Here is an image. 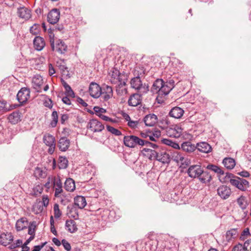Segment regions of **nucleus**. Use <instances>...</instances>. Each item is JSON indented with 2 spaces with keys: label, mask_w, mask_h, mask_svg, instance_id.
<instances>
[{
  "label": "nucleus",
  "mask_w": 251,
  "mask_h": 251,
  "mask_svg": "<svg viewBox=\"0 0 251 251\" xmlns=\"http://www.w3.org/2000/svg\"><path fill=\"white\" fill-rule=\"evenodd\" d=\"M142 153L146 155V153L150 154V159L152 157L155 158L157 161L161 162L163 164H168L171 160V157L169 154L166 151L162 150L159 151H155L153 150L144 148L142 151Z\"/></svg>",
  "instance_id": "1"
},
{
  "label": "nucleus",
  "mask_w": 251,
  "mask_h": 251,
  "mask_svg": "<svg viewBox=\"0 0 251 251\" xmlns=\"http://www.w3.org/2000/svg\"><path fill=\"white\" fill-rule=\"evenodd\" d=\"M123 141L124 145L126 147L130 148H134L137 146H143L147 144L151 145L153 148L157 147L155 144H152L149 142L140 139L135 135L125 136L124 137Z\"/></svg>",
  "instance_id": "2"
},
{
  "label": "nucleus",
  "mask_w": 251,
  "mask_h": 251,
  "mask_svg": "<svg viewBox=\"0 0 251 251\" xmlns=\"http://www.w3.org/2000/svg\"><path fill=\"white\" fill-rule=\"evenodd\" d=\"M130 84L132 88L139 91L142 93H145L149 90L148 87L146 85H143L139 76L132 78L130 80Z\"/></svg>",
  "instance_id": "3"
},
{
  "label": "nucleus",
  "mask_w": 251,
  "mask_h": 251,
  "mask_svg": "<svg viewBox=\"0 0 251 251\" xmlns=\"http://www.w3.org/2000/svg\"><path fill=\"white\" fill-rule=\"evenodd\" d=\"M43 142L49 147L48 152L52 154L54 152L56 145L54 137L50 134H46L44 136Z\"/></svg>",
  "instance_id": "4"
},
{
  "label": "nucleus",
  "mask_w": 251,
  "mask_h": 251,
  "mask_svg": "<svg viewBox=\"0 0 251 251\" xmlns=\"http://www.w3.org/2000/svg\"><path fill=\"white\" fill-rule=\"evenodd\" d=\"M166 132L167 135L169 137L178 138L182 134V129L178 125H173L166 128Z\"/></svg>",
  "instance_id": "5"
},
{
  "label": "nucleus",
  "mask_w": 251,
  "mask_h": 251,
  "mask_svg": "<svg viewBox=\"0 0 251 251\" xmlns=\"http://www.w3.org/2000/svg\"><path fill=\"white\" fill-rule=\"evenodd\" d=\"M87 127L94 132H100L104 128V125L96 119H92L88 123Z\"/></svg>",
  "instance_id": "6"
},
{
  "label": "nucleus",
  "mask_w": 251,
  "mask_h": 251,
  "mask_svg": "<svg viewBox=\"0 0 251 251\" xmlns=\"http://www.w3.org/2000/svg\"><path fill=\"white\" fill-rule=\"evenodd\" d=\"M50 42V46L53 50L57 51L61 54L64 53L66 51L67 46L62 40H57L55 45L53 41L51 40Z\"/></svg>",
  "instance_id": "7"
},
{
  "label": "nucleus",
  "mask_w": 251,
  "mask_h": 251,
  "mask_svg": "<svg viewBox=\"0 0 251 251\" xmlns=\"http://www.w3.org/2000/svg\"><path fill=\"white\" fill-rule=\"evenodd\" d=\"M172 158L175 161L182 165L187 166L190 163L189 160L185 156V155L178 151L173 153Z\"/></svg>",
  "instance_id": "8"
},
{
  "label": "nucleus",
  "mask_w": 251,
  "mask_h": 251,
  "mask_svg": "<svg viewBox=\"0 0 251 251\" xmlns=\"http://www.w3.org/2000/svg\"><path fill=\"white\" fill-rule=\"evenodd\" d=\"M89 93L93 98H98L102 94V90L98 84L92 82L89 85Z\"/></svg>",
  "instance_id": "9"
},
{
  "label": "nucleus",
  "mask_w": 251,
  "mask_h": 251,
  "mask_svg": "<svg viewBox=\"0 0 251 251\" xmlns=\"http://www.w3.org/2000/svg\"><path fill=\"white\" fill-rule=\"evenodd\" d=\"M30 97V91L26 88H22L18 93L17 98L20 103L23 104L27 101Z\"/></svg>",
  "instance_id": "10"
},
{
  "label": "nucleus",
  "mask_w": 251,
  "mask_h": 251,
  "mask_svg": "<svg viewBox=\"0 0 251 251\" xmlns=\"http://www.w3.org/2000/svg\"><path fill=\"white\" fill-rule=\"evenodd\" d=\"M174 81L172 79L169 80L166 82L163 81L162 87H161V89L160 90V96H162L167 95L174 87Z\"/></svg>",
  "instance_id": "11"
},
{
  "label": "nucleus",
  "mask_w": 251,
  "mask_h": 251,
  "mask_svg": "<svg viewBox=\"0 0 251 251\" xmlns=\"http://www.w3.org/2000/svg\"><path fill=\"white\" fill-rule=\"evenodd\" d=\"M187 173L190 177L196 178L201 175L203 173V170L199 165H192L189 168Z\"/></svg>",
  "instance_id": "12"
},
{
  "label": "nucleus",
  "mask_w": 251,
  "mask_h": 251,
  "mask_svg": "<svg viewBox=\"0 0 251 251\" xmlns=\"http://www.w3.org/2000/svg\"><path fill=\"white\" fill-rule=\"evenodd\" d=\"M109 78L112 83L116 84L120 81L122 76L119 71L116 68H112L109 73Z\"/></svg>",
  "instance_id": "13"
},
{
  "label": "nucleus",
  "mask_w": 251,
  "mask_h": 251,
  "mask_svg": "<svg viewBox=\"0 0 251 251\" xmlns=\"http://www.w3.org/2000/svg\"><path fill=\"white\" fill-rule=\"evenodd\" d=\"M60 12L56 9H54L51 10L48 14V21L51 24H56L59 19Z\"/></svg>",
  "instance_id": "14"
},
{
  "label": "nucleus",
  "mask_w": 251,
  "mask_h": 251,
  "mask_svg": "<svg viewBox=\"0 0 251 251\" xmlns=\"http://www.w3.org/2000/svg\"><path fill=\"white\" fill-rule=\"evenodd\" d=\"M217 193L222 199H226L230 196L231 191L227 186L222 185L217 189Z\"/></svg>",
  "instance_id": "15"
},
{
  "label": "nucleus",
  "mask_w": 251,
  "mask_h": 251,
  "mask_svg": "<svg viewBox=\"0 0 251 251\" xmlns=\"http://www.w3.org/2000/svg\"><path fill=\"white\" fill-rule=\"evenodd\" d=\"M142 102V95L137 93L132 94L128 100L129 106H136Z\"/></svg>",
  "instance_id": "16"
},
{
  "label": "nucleus",
  "mask_w": 251,
  "mask_h": 251,
  "mask_svg": "<svg viewBox=\"0 0 251 251\" xmlns=\"http://www.w3.org/2000/svg\"><path fill=\"white\" fill-rule=\"evenodd\" d=\"M196 148L201 152L208 153L212 151L211 146L205 142L197 144Z\"/></svg>",
  "instance_id": "17"
},
{
  "label": "nucleus",
  "mask_w": 251,
  "mask_h": 251,
  "mask_svg": "<svg viewBox=\"0 0 251 251\" xmlns=\"http://www.w3.org/2000/svg\"><path fill=\"white\" fill-rule=\"evenodd\" d=\"M238 235V232L237 229L232 228L228 230L225 235V239L226 242H232Z\"/></svg>",
  "instance_id": "18"
},
{
  "label": "nucleus",
  "mask_w": 251,
  "mask_h": 251,
  "mask_svg": "<svg viewBox=\"0 0 251 251\" xmlns=\"http://www.w3.org/2000/svg\"><path fill=\"white\" fill-rule=\"evenodd\" d=\"M34 48L37 50H41L45 46V42L41 37L36 36L33 40Z\"/></svg>",
  "instance_id": "19"
},
{
  "label": "nucleus",
  "mask_w": 251,
  "mask_h": 251,
  "mask_svg": "<svg viewBox=\"0 0 251 251\" xmlns=\"http://www.w3.org/2000/svg\"><path fill=\"white\" fill-rule=\"evenodd\" d=\"M144 121L147 126H152L157 122V117L153 114H149L146 116L144 118Z\"/></svg>",
  "instance_id": "20"
},
{
  "label": "nucleus",
  "mask_w": 251,
  "mask_h": 251,
  "mask_svg": "<svg viewBox=\"0 0 251 251\" xmlns=\"http://www.w3.org/2000/svg\"><path fill=\"white\" fill-rule=\"evenodd\" d=\"M70 140L66 137H61L58 143V147L61 151H66L70 146Z\"/></svg>",
  "instance_id": "21"
},
{
  "label": "nucleus",
  "mask_w": 251,
  "mask_h": 251,
  "mask_svg": "<svg viewBox=\"0 0 251 251\" xmlns=\"http://www.w3.org/2000/svg\"><path fill=\"white\" fill-rule=\"evenodd\" d=\"M184 114L183 109L179 107H175L173 108L169 112V115L176 119L180 118Z\"/></svg>",
  "instance_id": "22"
},
{
  "label": "nucleus",
  "mask_w": 251,
  "mask_h": 251,
  "mask_svg": "<svg viewBox=\"0 0 251 251\" xmlns=\"http://www.w3.org/2000/svg\"><path fill=\"white\" fill-rule=\"evenodd\" d=\"M13 240V236L10 233H3L0 236V243L6 246Z\"/></svg>",
  "instance_id": "23"
},
{
  "label": "nucleus",
  "mask_w": 251,
  "mask_h": 251,
  "mask_svg": "<svg viewBox=\"0 0 251 251\" xmlns=\"http://www.w3.org/2000/svg\"><path fill=\"white\" fill-rule=\"evenodd\" d=\"M102 97L104 100H108L113 96V90L111 86L106 85L103 87Z\"/></svg>",
  "instance_id": "24"
},
{
  "label": "nucleus",
  "mask_w": 251,
  "mask_h": 251,
  "mask_svg": "<svg viewBox=\"0 0 251 251\" xmlns=\"http://www.w3.org/2000/svg\"><path fill=\"white\" fill-rule=\"evenodd\" d=\"M18 14L20 17L25 20L28 19L31 16L30 10L25 7L18 8Z\"/></svg>",
  "instance_id": "25"
},
{
  "label": "nucleus",
  "mask_w": 251,
  "mask_h": 251,
  "mask_svg": "<svg viewBox=\"0 0 251 251\" xmlns=\"http://www.w3.org/2000/svg\"><path fill=\"white\" fill-rule=\"evenodd\" d=\"M163 81V80L161 79H157L155 81L151 88V91L153 93H158V95L160 96Z\"/></svg>",
  "instance_id": "26"
},
{
  "label": "nucleus",
  "mask_w": 251,
  "mask_h": 251,
  "mask_svg": "<svg viewBox=\"0 0 251 251\" xmlns=\"http://www.w3.org/2000/svg\"><path fill=\"white\" fill-rule=\"evenodd\" d=\"M54 188L55 189L54 196L59 197V195L62 192V184L59 178L54 179L53 181Z\"/></svg>",
  "instance_id": "27"
},
{
  "label": "nucleus",
  "mask_w": 251,
  "mask_h": 251,
  "mask_svg": "<svg viewBox=\"0 0 251 251\" xmlns=\"http://www.w3.org/2000/svg\"><path fill=\"white\" fill-rule=\"evenodd\" d=\"M181 149L186 152L190 153L193 152L196 149V146L190 142H183L181 145Z\"/></svg>",
  "instance_id": "28"
},
{
  "label": "nucleus",
  "mask_w": 251,
  "mask_h": 251,
  "mask_svg": "<svg viewBox=\"0 0 251 251\" xmlns=\"http://www.w3.org/2000/svg\"><path fill=\"white\" fill-rule=\"evenodd\" d=\"M75 204L80 209L83 208L86 205L85 198L81 196H77L74 199Z\"/></svg>",
  "instance_id": "29"
},
{
  "label": "nucleus",
  "mask_w": 251,
  "mask_h": 251,
  "mask_svg": "<svg viewBox=\"0 0 251 251\" xmlns=\"http://www.w3.org/2000/svg\"><path fill=\"white\" fill-rule=\"evenodd\" d=\"M43 83V79L41 76L36 75L32 78V85L33 88L38 90Z\"/></svg>",
  "instance_id": "30"
},
{
  "label": "nucleus",
  "mask_w": 251,
  "mask_h": 251,
  "mask_svg": "<svg viewBox=\"0 0 251 251\" xmlns=\"http://www.w3.org/2000/svg\"><path fill=\"white\" fill-rule=\"evenodd\" d=\"M67 214L70 217L77 219L78 217V214L75 206L70 205L67 207Z\"/></svg>",
  "instance_id": "31"
},
{
  "label": "nucleus",
  "mask_w": 251,
  "mask_h": 251,
  "mask_svg": "<svg viewBox=\"0 0 251 251\" xmlns=\"http://www.w3.org/2000/svg\"><path fill=\"white\" fill-rule=\"evenodd\" d=\"M64 187L67 191H74L75 188L74 180L71 178H67L65 182Z\"/></svg>",
  "instance_id": "32"
},
{
  "label": "nucleus",
  "mask_w": 251,
  "mask_h": 251,
  "mask_svg": "<svg viewBox=\"0 0 251 251\" xmlns=\"http://www.w3.org/2000/svg\"><path fill=\"white\" fill-rule=\"evenodd\" d=\"M28 225L27 221L25 218L18 220L16 224V228L17 231H21L26 228Z\"/></svg>",
  "instance_id": "33"
},
{
  "label": "nucleus",
  "mask_w": 251,
  "mask_h": 251,
  "mask_svg": "<svg viewBox=\"0 0 251 251\" xmlns=\"http://www.w3.org/2000/svg\"><path fill=\"white\" fill-rule=\"evenodd\" d=\"M66 227L67 230L71 233H74L77 229L75 222L72 220H67L66 222Z\"/></svg>",
  "instance_id": "34"
},
{
  "label": "nucleus",
  "mask_w": 251,
  "mask_h": 251,
  "mask_svg": "<svg viewBox=\"0 0 251 251\" xmlns=\"http://www.w3.org/2000/svg\"><path fill=\"white\" fill-rule=\"evenodd\" d=\"M8 119L11 123L16 124L20 120V115L18 112H14L9 115Z\"/></svg>",
  "instance_id": "35"
},
{
  "label": "nucleus",
  "mask_w": 251,
  "mask_h": 251,
  "mask_svg": "<svg viewBox=\"0 0 251 251\" xmlns=\"http://www.w3.org/2000/svg\"><path fill=\"white\" fill-rule=\"evenodd\" d=\"M223 163L225 167L229 170L232 169L235 166V161L231 158H225Z\"/></svg>",
  "instance_id": "36"
},
{
  "label": "nucleus",
  "mask_w": 251,
  "mask_h": 251,
  "mask_svg": "<svg viewBox=\"0 0 251 251\" xmlns=\"http://www.w3.org/2000/svg\"><path fill=\"white\" fill-rule=\"evenodd\" d=\"M161 141L163 144L172 147L175 149H180V147L178 144L172 141L171 140L168 139H163Z\"/></svg>",
  "instance_id": "37"
},
{
  "label": "nucleus",
  "mask_w": 251,
  "mask_h": 251,
  "mask_svg": "<svg viewBox=\"0 0 251 251\" xmlns=\"http://www.w3.org/2000/svg\"><path fill=\"white\" fill-rule=\"evenodd\" d=\"M57 66L63 75L66 76H69V73L68 70V68L64 64V62H61L60 63L57 62Z\"/></svg>",
  "instance_id": "38"
},
{
  "label": "nucleus",
  "mask_w": 251,
  "mask_h": 251,
  "mask_svg": "<svg viewBox=\"0 0 251 251\" xmlns=\"http://www.w3.org/2000/svg\"><path fill=\"white\" fill-rule=\"evenodd\" d=\"M202 183H206L211 180V175L206 172H203L201 175L198 177Z\"/></svg>",
  "instance_id": "39"
},
{
  "label": "nucleus",
  "mask_w": 251,
  "mask_h": 251,
  "mask_svg": "<svg viewBox=\"0 0 251 251\" xmlns=\"http://www.w3.org/2000/svg\"><path fill=\"white\" fill-rule=\"evenodd\" d=\"M230 182L232 185L236 187L242 191H245V188L242 185L239 177H237L236 179H230Z\"/></svg>",
  "instance_id": "40"
},
{
  "label": "nucleus",
  "mask_w": 251,
  "mask_h": 251,
  "mask_svg": "<svg viewBox=\"0 0 251 251\" xmlns=\"http://www.w3.org/2000/svg\"><path fill=\"white\" fill-rule=\"evenodd\" d=\"M58 166L60 169H65L67 167L68 160L65 157H59L58 161Z\"/></svg>",
  "instance_id": "41"
},
{
  "label": "nucleus",
  "mask_w": 251,
  "mask_h": 251,
  "mask_svg": "<svg viewBox=\"0 0 251 251\" xmlns=\"http://www.w3.org/2000/svg\"><path fill=\"white\" fill-rule=\"evenodd\" d=\"M237 202L242 209H246L247 205H248L247 202L245 200V198L242 196L237 199Z\"/></svg>",
  "instance_id": "42"
},
{
  "label": "nucleus",
  "mask_w": 251,
  "mask_h": 251,
  "mask_svg": "<svg viewBox=\"0 0 251 251\" xmlns=\"http://www.w3.org/2000/svg\"><path fill=\"white\" fill-rule=\"evenodd\" d=\"M35 175L38 177H45L46 176V172L42 169L37 167L34 172Z\"/></svg>",
  "instance_id": "43"
},
{
  "label": "nucleus",
  "mask_w": 251,
  "mask_h": 251,
  "mask_svg": "<svg viewBox=\"0 0 251 251\" xmlns=\"http://www.w3.org/2000/svg\"><path fill=\"white\" fill-rule=\"evenodd\" d=\"M207 168L218 174L221 175L224 174V172L220 168L217 166L214 165H209L207 166Z\"/></svg>",
  "instance_id": "44"
},
{
  "label": "nucleus",
  "mask_w": 251,
  "mask_h": 251,
  "mask_svg": "<svg viewBox=\"0 0 251 251\" xmlns=\"http://www.w3.org/2000/svg\"><path fill=\"white\" fill-rule=\"evenodd\" d=\"M106 128L108 131L116 136H120L122 135V132L118 129L114 128L110 126H107Z\"/></svg>",
  "instance_id": "45"
},
{
  "label": "nucleus",
  "mask_w": 251,
  "mask_h": 251,
  "mask_svg": "<svg viewBox=\"0 0 251 251\" xmlns=\"http://www.w3.org/2000/svg\"><path fill=\"white\" fill-rule=\"evenodd\" d=\"M54 216L55 218H58L61 216V212L59 208V205L55 203L53 206Z\"/></svg>",
  "instance_id": "46"
},
{
  "label": "nucleus",
  "mask_w": 251,
  "mask_h": 251,
  "mask_svg": "<svg viewBox=\"0 0 251 251\" xmlns=\"http://www.w3.org/2000/svg\"><path fill=\"white\" fill-rule=\"evenodd\" d=\"M51 117L52 121L50 124L52 127H55L58 122V114L56 111H54L52 113Z\"/></svg>",
  "instance_id": "47"
},
{
  "label": "nucleus",
  "mask_w": 251,
  "mask_h": 251,
  "mask_svg": "<svg viewBox=\"0 0 251 251\" xmlns=\"http://www.w3.org/2000/svg\"><path fill=\"white\" fill-rule=\"evenodd\" d=\"M43 190V186L40 185H37L35 186L33 189V194L35 195H38L42 193Z\"/></svg>",
  "instance_id": "48"
},
{
  "label": "nucleus",
  "mask_w": 251,
  "mask_h": 251,
  "mask_svg": "<svg viewBox=\"0 0 251 251\" xmlns=\"http://www.w3.org/2000/svg\"><path fill=\"white\" fill-rule=\"evenodd\" d=\"M244 251H251V239L247 240L243 245Z\"/></svg>",
  "instance_id": "49"
},
{
  "label": "nucleus",
  "mask_w": 251,
  "mask_h": 251,
  "mask_svg": "<svg viewBox=\"0 0 251 251\" xmlns=\"http://www.w3.org/2000/svg\"><path fill=\"white\" fill-rule=\"evenodd\" d=\"M31 33L33 35H36L39 31V25H32L30 29Z\"/></svg>",
  "instance_id": "50"
},
{
  "label": "nucleus",
  "mask_w": 251,
  "mask_h": 251,
  "mask_svg": "<svg viewBox=\"0 0 251 251\" xmlns=\"http://www.w3.org/2000/svg\"><path fill=\"white\" fill-rule=\"evenodd\" d=\"M250 235V230L249 228H246L244 229L242 231L240 238L242 240L245 239L246 238L249 237Z\"/></svg>",
  "instance_id": "51"
},
{
  "label": "nucleus",
  "mask_w": 251,
  "mask_h": 251,
  "mask_svg": "<svg viewBox=\"0 0 251 251\" xmlns=\"http://www.w3.org/2000/svg\"><path fill=\"white\" fill-rule=\"evenodd\" d=\"M65 89V94L67 96L74 98L75 97V93L73 90L72 89L71 87L69 86L68 87H67Z\"/></svg>",
  "instance_id": "52"
},
{
  "label": "nucleus",
  "mask_w": 251,
  "mask_h": 251,
  "mask_svg": "<svg viewBox=\"0 0 251 251\" xmlns=\"http://www.w3.org/2000/svg\"><path fill=\"white\" fill-rule=\"evenodd\" d=\"M43 210V207L39 204H35L33 207V211L35 214L41 213Z\"/></svg>",
  "instance_id": "53"
},
{
  "label": "nucleus",
  "mask_w": 251,
  "mask_h": 251,
  "mask_svg": "<svg viewBox=\"0 0 251 251\" xmlns=\"http://www.w3.org/2000/svg\"><path fill=\"white\" fill-rule=\"evenodd\" d=\"M62 244L64 248V249L67 251H69L71 249V247L70 244L66 240L63 239L62 240Z\"/></svg>",
  "instance_id": "54"
},
{
  "label": "nucleus",
  "mask_w": 251,
  "mask_h": 251,
  "mask_svg": "<svg viewBox=\"0 0 251 251\" xmlns=\"http://www.w3.org/2000/svg\"><path fill=\"white\" fill-rule=\"evenodd\" d=\"M94 110L95 113L98 114V115L99 114H101V113H105L106 111L104 109L98 106H95L94 107Z\"/></svg>",
  "instance_id": "55"
},
{
  "label": "nucleus",
  "mask_w": 251,
  "mask_h": 251,
  "mask_svg": "<svg viewBox=\"0 0 251 251\" xmlns=\"http://www.w3.org/2000/svg\"><path fill=\"white\" fill-rule=\"evenodd\" d=\"M138 124L139 122L138 121H131L130 120L128 122V126L133 128L137 127Z\"/></svg>",
  "instance_id": "56"
},
{
  "label": "nucleus",
  "mask_w": 251,
  "mask_h": 251,
  "mask_svg": "<svg viewBox=\"0 0 251 251\" xmlns=\"http://www.w3.org/2000/svg\"><path fill=\"white\" fill-rule=\"evenodd\" d=\"M231 251H244L243 245L238 244L235 245L232 249Z\"/></svg>",
  "instance_id": "57"
},
{
  "label": "nucleus",
  "mask_w": 251,
  "mask_h": 251,
  "mask_svg": "<svg viewBox=\"0 0 251 251\" xmlns=\"http://www.w3.org/2000/svg\"><path fill=\"white\" fill-rule=\"evenodd\" d=\"M49 202V199L48 196L47 195H43L42 197V204L45 206L47 207Z\"/></svg>",
  "instance_id": "58"
},
{
  "label": "nucleus",
  "mask_w": 251,
  "mask_h": 251,
  "mask_svg": "<svg viewBox=\"0 0 251 251\" xmlns=\"http://www.w3.org/2000/svg\"><path fill=\"white\" fill-rule=\"evenodd\" d=\"M35 226L31 224L28 227V233L31 236H34Z\"/></svg>",
  "instance_id": "59"
},
{
  "label": "nucleus",
  "mask_w": 251,
  "mask_h": 251,
  "mask_svg": "<svg viewBox=\"0 0 251 251\" xmlns=\"http://www.w3.org/2000/svg\"><path fill=\"white\" fill-rule=\"evenodd\" d=\"M240 181L245 188V190L249 187V182L245 179L240 178Z\"/></svg>",
  "instance_id": "60"
},
{
  "label": "nucleus",
  "mask_w": 251,
  "mask_h": 251,
  "mask_svg": "<svg viewBox=\"0 0 251 251\" xmlns=\"http://www.w3.org/2000/svg\"><path fill=\"white\" fill-rule=\"evenodd\" d=\"M6 103L3 100H0V111L2 110H7V108L6 107Z\"/></svg>",
  "instance_id": "61"
},
{
  "label": "nucleus",
  "mask_w": 251,
  "mask_h": 251,
  "mask_svg": "<svg viewBox=\"0 0 251 251\" xmlns=\"http://www.w3.org/2000/svg\"><path fill=\"white\" fill-rule=\"evenodd\" d=\"M68 96L64 97L62 99V101L67 105H71V102L70 100L68 98Z\"/></svg>",
  "instance_id": "62"
},
{
  "label": "nucleus",
  "mask_w": 251,
  "mask_h": 251,
  "mask_svg": "<svg viewBox=\"0 0 251 251\" xmlns=\"http://www.w3.org/2000/svg\"><path fill=\"white\" fill-rule=\"evenodd\" d=\"M77 101L83 107H86L88 105L87 103L80 98H77Z\"/></svg>",
  "instance_id": "63"
},
{
  "label": "nucleus",
  "mask_w": 251,
  "mask_h": 251,
  "mask_svg": "<svg viewBox=\"0 0 251 251\" xmlns=\"http://www.w3.org/2000/svg\"><path fill=\"white\" fill-rule=\"evenodd\" d=\"M238 174L240 176H241L242 177H247L250 176L249 173L246 171H243L239 173Z\"/></svg>",
  "instance_id": "64"
}]
</instances>
